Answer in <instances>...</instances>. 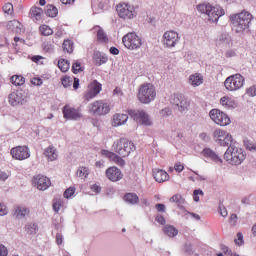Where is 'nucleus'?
<instances>
[{
	"label": "nucleus",
	"mask_w": 256,
	"mask_h": 256,
	"mask_svg": "<svg viewBox=\"0 0 256 256\" xmlns=\"http://www.w3.org/2000/svg\"><path fill=\"white\" fill-rule=\"evenodd\" d=\"M252 20L253 15L247 11L230 15L232 29L235 33H245V31H249V25H251Z\"/></svg>",
	"instance_id": "nucleus-1"
},
{
	"label": "nucleus",
	"mask_w": 256,
	"mask_h": 256,
	"mask_svg": "<svg viewBox=\"0 0 256 256\" xmlns=\"http://www.w3.org/2000/svg\"><path fill=\"white\" fill-rule=\"evenodd\" d=\"M224 159L230 165H241L247 159V152L234 141L225 151Z\"/></svg>",
	"instance_id": "nucleus-2"
},
{
	"label": "nucleus",
	"mask_w": 256,
	"mask_h": 256,
	"mask_svg": "<svg viewBox=\"0 0 256 256\" xmlns=\"http://www.w3.org/2000/svg\"><path fill=\"white\" fill-rule=\"evenodd\" d=\"M197 10L199 11V13L207 15V20L210 23H217V21H219V18L225 15V10H223L221 6H213L209 3L199 4L197 6Z\"/></svg>",
	"instance_id": "nucleus-3"
},
{
	"label": "nucleus",
	"mask_w": 256,
	"mask_h": 256,
	"mask_svg": "<svg viewBox=\"0 0 256 256\" xmlns=\"http://www.w3.org/2000/svg\"><path fill=\"white\" fill-rule=\"evenodd\" d=\"M155 97H157V90L152 83H144L139 87L137 98L143 105H149L155 101Z\"/></svg>",
	"instance_id": "nucleus-4"
},
{
	"label": "nucleus",
	"mask_w": 256,
	"mask_h": 256,
	"mask_svg": "<svg viewBox=\"0 0 256 256\" xmlns=\"http://www.w3.org/2000/svg\"><path fill=\"white\" fill-rule=\"evenodd\" d=\"M135 149V144L129 141L127 138H120L112 145V151L117 153V155H120V157H129V155H131Z\"/></svg>",
	"instance_id": "nucleus-5"
},
{
	"label": "nucleus",
	"mask_w": 256,
	"mask_h": 256,
	"mask_svg": "<svg viewBox=\"0 0 256 256\" xmlns=\"http://www.w3.org/2000/svg\"><path fill=\"white\" fill-rule=\"evenodd\" d=\"M88 113L97 117L109 115L111 113V105L107 100H96L88 105Z\"/></svg>",
	"instance_id": "nucleus-6"
},
{
	"label": "nucleus",
	"mask_w": 256,
	"mask_h": 256,
	"mask_svg": "<svg viewBox=\"0 0 256 256\" xmlns=\"http://www.w3.org/2000/svg\"><path fill=\"white\" fill-rule=\"evenodd\" d=\"M122 42L124 47L130 51H137V49H141V45H143V40L135 32H130L124 35Z\"/></svg>",
	"instance_id": "nucleus-7"
},
{
	"label": "nucleus",
	"mask_w": 256,
	"mask_h": 256,
	"mask_svg": "<svg viewBox=\"0 0 256 256\" xmlns=\"http://www.w3.org/2000/svg\"><path fill=\"white\" fill-rule=\"evenodd\" d=\"M245 85V77L241 74H234L226 78L224 87L227 91H239Z\"/></svg>",
	"instance_id": "nucleus-8"
},
{
	"label": "nucleus",
	"mask_w": 256,
	"mask_h": 256,
	"mask_svg": "<svg viewBox=\"0 0 256 256\" xmlns=\"http://www.w3.org/2000/svg\"><path fill=\"white\" fill-rule=\"evenodd\" d=\"M116 11L120 19H135L137 11L135 7L129 3L121 2L117 5Z\"/></svg>",
	"instance_id": "nucleus-9"
},
{
	"label": "nucleus",
	"mask_w": 256,
	"mask_h": 256,
	"mask_svg": "<svg viewBox=\"0 0 256 256\" xmlns=\"http://www.w3.org/2000/svg\"><path fill=\"white\" fill-rule=\"evenodd\" d=\"M209 116L210 119H212L216 125H220V127H227V125L231 124V118L219 109H212Z\"/></svg>",
	"instance_id": "nucleus-10"
},
{
	"label": "nucleus",
	"mask_w": 256,
	"mask_h": 256,
	"mask_svg": "<svg viewBox=\"0 0 256 256\" xmlns=\"http://www.w3.org/2000/svg\"><path fill=\"white\" fill-rule=\"evenodd\" d=\"M213 137H214V141H216L218 145H221V147H229L232 143L235 142L231 134L221 129L215 130L213 133Z\"/></svg>",
	"instance_id": "nucleus-11"
},
{
	"label": "nucleus",
	"mask_w": 256,
	"mask_h": 256,
	"mask_svg": "<svg viewBox=\"0 0 256 256\" xmlns=\"http://www.w3.org/2000/svg\"><path fill=\"white\" fill-rule=\"evenodd\" d=\"M62 113H63L64 119H67L68 121H79V119L83 118V113L81 112V108H75L69 104H66L62 108Z\"/></svg>",
	"instance_id": "nucleus-12"
},
{
	"label": "nucleus",
	"mask_w": 256,
	"mask_h": 256,
	"mask_svg": "<svg viewBox=\"0 0 256 256\" xmlns=\"http://www.w3.org/2000/svg\"><path fill=\"white\" fill-rule=\"evenodd\" d=\"M128 114L134 121L141 123V125H145L146 127H151V125H153L149 114L144 110H128Z\"/></svg>",
	"instance_id": "nucleus-13"
},
{
	"label": "nucleus",
	"mask_w": 256,
	"mask_h": 256,
	"mask_svg": "<svg viewBox=\"0 0 256 256\" xmlns=\"http://www.w3.org/2000/svg\"><path fill=\"white\" fill-rule=\"evenodd\" d=\"M8 103L12 107H17L19 105H25L27 103V94H25V91L18 90L15 92H12L8 96Z\"/></svg>",
	"instance_id": "nucleus-14"
},
{
	"label": "nucleus",
	"mask_w": 256,
	"mask_h": 256,
	"mask_svg": "<svg viewBox=\"0 0 256 256\" xmlns=\"http://www.w3.org/2000/svg\"><path fill=\"white\" fill-rule=\"evenodd\" d=\"M102 87H103V85H101V83H99L97 80H94L88 86V89L83 94L84 101H86V103H89V101H91V99H95V97L99 93H101Z\"/></svg>",
	"instance_id": "nucleus-15"
},
{
	"label": "nucleus",
	"mask_w": 256,
	"mask_h": 256,
	"mask_svg": "<svg viewBox=\"0 0 256 256\" xmlns=\"http://www.w3.org/2000/svg\"><path fill=\"white\" fill-rule=\"evenodd\" d=\"M13 159L17 161H25V159H29L31 157V150L29 146H16L10 151Z\"/></svg>",
	"instance_id": "nucleus-16"
},
{
	"label": "nucleus",
	"mask_w": 256,
	"mask_h": 256,
	"mask_svg": "<svg viewBox=\"0 0 256 256\" xmlns=\"http://www.w3.org/2000/svg\"><path fill=\"white\" fill-rule=\"evenodd\" d=\"M170 103L176 106V109H178V111L181 113H183V111H187L189 108V102H187L185 96H182L181 94L172 95Z\"/></svg>",
	"instance_id": "nucleus-17"
},
{
	"label": "nucleus",
	"mask_w": 256,
	"mask_h": 256,
	"mask_svg": "<svg viewBox=\"0 0 256 256\" xmlns=\"http://www.w3.org/2000/svg\"><path fill=\"white\" fill-rule=\"evenodd\" d=\"M216 47L219 49H231L233 47V37L229 33H222L216 39Z\"/></svg>",
	"instance_id": "nucleus-18"
},
{
	"label": "nucleus",
	"mask_w": 256,
	"mask_h": 256,
	"mask_svg": "<svg viewBox=\"0 0 256 256\" xmlns=\"http://www.w3.org/2000/svg\"><path fill=\"white\" fill-rule=\"evenodd\" d=\"M33 185L37 187L39 191H47V189L51 187V180L47 176L39 174L34 176Z\"/></svg>",
	"instance_id": "nucleus-19"
},
{
	"label": "nucleus",
	"mask_w": 256,
	"mask_h": 256,
	"mask_svg": "<svg viewBox=\"0 0 256 256\" xmlns=\"http://www.w3.org/2000/svg\"><path fill=\"white\" fill-rule=\"evenodd\" d=\"M163 41H164V45L166 47H175V45H177L179 43V40L181 39V37L179 36V33H177L176 31H167L164 33L163 35Z\"/></svg>",
	"instance_id": "nucleus-20"
},
{
	"label": "nucleus",
	"mask_w": 256,
	"mask_h": 256,
	"mask_svg": "<svg viewBox=\"0 0 256 256\" xmlns=\"http://www.w3.org/2000/svg\"><path fill=\"white\" fill-rule=\"evenodd\" d=\"M106 177L109 181L117 183V181H121V179H123V173L119 168L112 166L106 170Z\"/></svg>",
	"instance_id": "nucleus-21"
},
{
	"label": "nucleus",
	"mask_w": 256,
	"mask_h": 256,
	"mask_svg": "<svg viewBox=\"0 0 256 256\" xmlns=\"http://www.w3.org/2000/svg\"><path fill=\"white\" fill-rule=\"evenodd\" d=\"M101 153L104 157H107V159L115 162L116 165H119V167H125V160H123L121 156L115 154V152H111L109 150H102Z\"/></svg>",
	"instance_id": "nucleus-22"
},
{
	"label": "nucleus",
	"mask_w": 256,
	"mask_h": 256,
	"mask_svg": "<svg viewBox=\"0 0 256 256\" xmlns=\"http://www.w3.org/2000/svg\"><path fill=\"white\" fill-rule=\"evenodd\" d=\"M202 155L207 159H211V161L217 163L218 165H221L223 163V159H221V157H219V154H217L211 148H204L202 151Z\"/></svg>",
	"instance_id": "nucleus-23"
},
{
	"label": "nucleus",
	"mask_w": 256,
	"mask_h": 256,
	"mask_svg": "<svg viewBox=\"0 0 256 256\" xmlns=\"http://www.w3.org/2000/svg\"><path fill=\"white\" fill-rule=\"evenodd\" d=\"M152 174L157 183H165V181H169V174L165 170L154 168Z\"/></svg>",
	"instance_id": "nucleus-24"
},
{
	"label": "nucleus",
	"mask_w": 256,
	"mask_h": 256,
	"mask_svg": "<svg viewBox=\"0 0 256 256\" xmlns=\"http://www.w3.org/2000/svg\"><path fill=\"white\" fill-rule=\"evenodd\" d=\"M109 61L107 55L103 54L100 51H95L93 54V62L96 67H101V65H105Z\"/></svg>",
	"instance_id": "nucleus-25"
},
{
	"label": "nucleus",
	"mask_w": 256,
	"mask_h": 256,
	"mask_svg": "<svg viewBox=\"0 0 256 256\" xmlns=\"http://www.w3.org/2000/svg\"><path fill=\"white\" fill-rule=\"evenodd\" d=\"M129 119L127 114H115L113 116L112 126L113 127H121V125H125Z\"/></svg>",
	"instance_id": "nucleus-26"
},
{
	"label": "nucleus",
	"mask_w": 256,
	"mask_h": 256,
	"mask_svg": "<svg viewBox=\"0 0 256 256\" xmlns=\"http://www.w3.org/2000/svg\"><path fill=\"white\" fill-rule=\"evenodd\" d=\"M31 211L26 206H16L14 208V216L16 219H24Z\"/></svg>",
	"instance_id": "nucleus-27"
},
{
	"label": "nucleus",
	"mask_w": 256,
	"mask_h": 256,
	"mask_svg": "<svg viewBox=\"0 0 256 256\" xmlns=\"http://www.w3.org/2000/svg\"><path fill=\"white\" fill-rule=\"evenodd\" d=\"M7 29L12 31L13 33H22L23 32V24L17 20H11L7 24Z\"/></svg>",
	"instance_id": "nucleus-28"
},
{
	"label": "nucleus",
	"mask_w": 256,
	"mask_h": 256,
	"mask_svg": "<svg viewBox=\"0 0 256 256\" xmlns=\"http://www.w3.org/2000/svg\"><path fill=\"white\" fill-rule=\"evenodd\" d=\"M220 105L226 109H235L237 107V102L230 98L229 96H224L220 99Z\"/></svg>",
	"instance_id": "nucleus-29"
},
{
	"label": "nucleus",
	"mask_w": 256,
	"mask_h": 256,
	"mask_svg": "<svg viewBox=\"0 0 256 256\" xmlns=\"http://www.w3.org/2000/svg\"><path fill=\"white\" fill-rule=\"evenodd\" d=\"M171 203H176L177 207L181 209L182 213L185 211V200L181 194H175L170 198Z\"/></svg>",
	"instance_id": "nucleus-30"
},
{
	"label": "nucleus",
	"mask_w": 256,
	"mask_h": 256,
	"mask_svg": "<svg viewBox=\"0 0 256 256\" xmlns=\"http://www.w3.org/2000/svg\"><path fill=\"white\" fill-rule=\"evenodd\" d=\"M44 155L47 157L48 161H56L58 154H57V149L53 146H49L44 150Z\"/></svg>",
	"instance_id": "nucleus-31"
},
{
	"label": "nucleus",
	"mask_w": 256,
	"mask_h": 256,
	"mask_svg": "<svg viewBox=\"0 0 256 256\" xmlns=\"http://www.w3.org/2000/svg\"><path fill=\"white\" fill-rule=\"evenodd\" d=\"M189 84L192 85V87H199V85H203V76L197 73L190 75Z\"/></svg>",
	"instance_id": "nucleus-32"
},
{
	"label": "nucleus",
	"mask_w": 256,
	"mask_h": 256,
	"mask_svg": "<svg viewBox=\"0 0 256 256\" xmlns=\"http://www.w3.org/2000/svg\"><path fill=\"white\" fill-rule=\"evenodd\" d=\"M41 15H43V9L33 6L30 9V17L33 21H41Z\"/></svg>",
	"instance_id": "nucleus-33"
},
{
	"label": "nucleus",
	"mask_w": 256,
	"mask_h": 256,
	"mask_svg": "<svg viewBox=\"0 0 256 256\" xmlns=\"http://www.w3.org/2000/svg\"><path fill=\"white\" fill-rule=\"evenodd\" d=\"M94 33H97V39L100 41V43H107L109 39L107 38V34L101 29V27L96 26L92 29Z\"/></svg>",
	"instance_id": "nucleus-34"
},
{
	"label": "nucleus",
	"mask_w": 256,
	"mask_h": 256,
	"mask_svg": "<svg viewBox=\"0 0 256 256\" xmlns=\"http://www.w3.org/2000/svg\"><path fill=\"white\" fill-rule=\"evenodd\" d=\"M163 232L167 235V237H177L179 235V230L175 228L173 225H165L163 228Z\"/></svg>",
	"instance_id": "nucleus-35"
},
{
	"label": "nucleus",
	"mask_w": 256,
	"mask_h": 256,
	"mask_svg": "<svg viewBox=\"0 0 256 256\" xmlns=\"http://www.w3.org/2000/svg\"><path fill=\"white\" fill-rule=\"evenodd\" d=\"M124 200L126 203H129V205H137V203H139V196L135 193H127L124 196Z\"/></svg>",
	"instance_id": "nucleus-36"
},
{
	"label": "nucleus",
	"mask_w": 256,
	"mask_h": 256,
	"mask_svg": "<svg viewBox=\"0 0 256 256\" xmlns=\"http://www.w3.org/2000/svg\"><path fill=\"white\" fill-rule=\"evenodd\" d=\"M12 85L19 87L25 85V78L22 75H14L10 78Z\"/></svg>",
	"instance_id": "nucleus-37"
},
{
	"label": "nucleus",
	"mask_w": 256,
	"mask_h": 256,
	"mask_svg": "<svg viewBox=\"0 0 256 256\" xmlns=\"http://www.w3.org/2000/svg\"><path fill=\"white\" fill-rule=\"evenodd\" d=\"M58 14L59 10L57 9V7L53 5L46 6L45 15H47V17H57Z\"/></svg>",
	"instance_id": "nucleus-38"
},
{
	"label": "nucleus",
	"mask_w": 256,
	"mask_h": 256,
	"mask_svg": "<svg viewBox=\"0 0 256 256\" xmlns=\"http://www.w3.org/2000/svg\"><path fill=\"white\" fill-rule=\"evenodd\" d=\"M58 67L62 73H67L71 67V63H69L66 59H60L58 61Z\"/></svg>",
	"instance_id": "nucleus-39"
},
{
	"label": "nucleus",
	"mask_w": 256,
	"mask_h": 256,
	"mask_svg": "<svg viewBox=\"0 0 256 256\" xmlns=\"http://www.w3.org/2000/svg\"><path fill=\"white\" fill-rule=\"evenodd\" d=\"M25 230L28 235H35L39 231V227L35 223H28L25 226Z\"/></svg>",
	"instance_id": "nucleus-40"
},
{
	"label": "nucleus",
	"mask_w": 256,
	"mask_h": 256,
	"mask_svg": "<svg viewBox=\"0 0 256 256\" xmlns=\"http://www.w3.org/2000/svg\"><path fill=\"white\" fill-rule=\"evenodd\" d=\"M39 31L41 33V35H43L44 37H49V35H53V29H51V27H49V25H41L39 27Z\"/></svg>",
	"instance_id": "nucleus-41"
},
{
	"label": "nucleus",
	"mask_w": 256,
	"mask_h": 256,
	"mask_svg": "<svg viewBox=\"0 0 256 256\" xmlns=\"http://www.w3.org/2000/svg\"><path fill=\"white\" fill-rule=\"evenodd\" d=\"M73 41L71 40H64L62 47H63V51H65L66 53H73Z\"/></svg>",
	"instance_id": "nucleus-42"
},
{
	"label": "nucleus",
	"mask_w": 256,
	"mask_h": 256,
	"mask_svg": "<svg viewBox=\"0 0 256 256\" xmlns=\"http://www.w3.org/2000/svg\"><path fill=\"white\" fill-rule=\"evenodd\" d=\"M243 143L244 147L248 149V151H256V143L251 142L249 139H244Z\"/></svg>",
	"instance_id": "nucleus-43"
},
{
	"label": "nucleus",
	"mask_w": 256,
	"mask_h": 256,
	"mask_svg": "<svg viewBox=\"0 0 256 256\" xmlns=\"http://www.w3.org/2000/svg\"><path fill=\"white\" fill-rule=\"evenodd\" d=\"M42 47L45 53H53V51L55 50V46L51 42H44L42 44Z\"/></svg>",
	"instance_id": "nucleus-44"
},
{
	"label": "nucleus",
	"mask_w": 256,
	"mask_h": 256,
	"mask_svg": "<svg viewBox=\"0 0 256 256\" xmlns=\"http://www.w3.org/2000/svg\"><path fill=\"white\" fill-rule=\"evenodd\" d=\"M61 83H62L63 87H65V88L71 87V85L73 83V78H71V76H64L61 79Z\"/></svg>",
	"instance_id": "nucleus-45"
},
{
	"label": "nucleus",
	"mask_w": 256,
	"mask_h": 256,
	"mask_svg": "<svg viewBox=\"0 0 256 256\" xmlns=\"http://www.w3.org/2000/svg\"><path fill=\"white\" fill-rule=\"evenodd\" d=\"M77 175L81 177L82 179H87V176L89 175V170L86 167H80L77 170Z\"/></svg>",
	"instance_id": "nucleus-46"
},
{
	"label": "nucleus",
	"mask_w": 256,
	"mask_h": 256,
	"mask_svg": "<svg viewBox=\"0 0 256 256\" xmlns=\"http://www.w3.org/2000/svg\"><path fill=\"white\" fill-rule=\"evenodd\" d=\"M3 11L4 13H6L7 15H13V4L11 3H6L3 6Z\"/></svg>",
	"instance_id": "nucleus-47"
},
{
	"label": "nucleus",
	"mask_w": 256,
	"mask_h": 256,
	"mask_svg": "<svg viewBox=\"0 0 256 256\" xmlns=\"http://www.w3.org/2000/svg\"><path fill=\"white\" fill-rule=\"evenodd\" d=\"M199 195L204 196L205 193L201 189H196L193 192V199L196 203H199Z\"/></svg>",
	"instance_id": "nucleus-48"
},
{
	"label": "nucleus",
	"mask_w": 256,
	"mask_h": 256,
	"mask_svg": "<svg viewBox=\"0 0 256 256\" xmlns=\"http://www.w3.org/2000/svg\"><path fill=\"white\" fill-rule=\"evenodd\" d=\"M73 195H75L74 187H70V188L66 189L64 192L65 199H69V198L73 197Z\"/></svg>",
	"instance_id": "nucleus-49"
},
{
	"label": "nucleus",
	"mask_w": 256,
	"mask_h": 256,
	"mask_svg": "<svg viewBox=\"0 0 256 256\" xmlns=\"http://www.w3.org/2000/svg\"><path fill=\"white\" fill-rule=\"evenodd\" d=\"M9 213V209H7V205L5 203H0V217H5Z\"/></svg>",
	"instance_id": "nucleus-50"
},
{
	"label": "nucleus",
	"mask_w": 256,
	"mask_h": 256,
	"mask_svg": "<svg viewBox=\"0 0 256 256\" xmlns=\"http://www.w3.org/2000/svg\"><path fill=\"white\" fill-rule=\"evenodd\" d=\"M183 213H184V217H187V215H190V217H192V219H195L196 221H201V216H199V214H195V213L189 212L187 210H184Z\"/></svg>",
	"instance_id": "nucleus-51"
},
{
	"label": "nucleus",
	"mask_w": 256,
	"mask_h": 256,
	"mask_svg": "<svg viewBox=\"0 0 256 256\" xmlns=\"http://www.w3.org/2000/svg\"><path fill=\"white\" fill-rule=\"evenodd\" d=\"M246 95H248V97H256V86L253 85L247 88Z\"/></svg>",
	"instance_id": "nucleus-52"
},
{
	"label": "nucleus",
	"mask_w": 256,
	"mask_h": 256,
	"mask_svg": "<svg viewBox=\"0 0 256 256\" xmlns=\"http://www.w3.org/2000/svg\"><path fill=\"white\" fill-rule=\"evenodd\" d=\"M72 71L73 73L77 74L80 73V71H83V68L81 67V63L75 62L72 65Z\"/></svg>",
	"instance_id": "nucleus-53"
},
{
	"label": "nucleus",
	"mask_w": 256,
	"mask_h": 256,
	"mask_svg": "<svg viewBox=\"0 0 256 256\" xmlns=\"http://www.w3.org/2000/svg\"><path fill=\"white\" fill-rule=\"evenodd\" d=\"M225 57L227 59H231L232 57H237V51L235 49H228L225 53Z\"/></svg>",
	"instance_id": "nucleus-54"
},
{
	"label": "nucleus",
	"mask_w": 256,
	"mask_h": 256,
	"mask_svg": "<svg viewBox=\"0 0 256 256\" xmlns=\"http://www.w3.org/2000/svg\"><path fill=\"white\" fill-rule=\"evenodd\" d=\"M31 83H32V85L41 87V85H43V79L35 77V78H32Z\"/></svg>",
	"instance_id": "nucleus-55"
},
{
	"label": "nucleus",
	"mask_w": 256,
	"mask_h": 256,
	"mask_svg": "<svg viewBox=\"0 0 256 256\" xmlns=\"http://www.w3.org/2000/svg\"><path fill=\"white\" fill-rule=\"evenodd\" d=\"M155 221L160 225H165V223H167V221L165 220V217H163V215L161 214L156 215Z\"/></svg>",
	"instance_id": "nucleus-56"
},
{
	"label": "nucleus",
	"mask_w": 256,
	"mask_h": 256,
	"mask_svg": "<svg viewBox=\"0 0 256 256\" xmlns=\"http://www.w3.org/2000/svg\"><path fill=\"white\" fill-rule=\"evenodd\" d=\"M9 250L6 248L5 245L0 244V256H8Z\"/></svg>",
	"instance_id": "nucleus-57"
},
{
	"label": "nucleus",
	"mask_w": 256,
	"mask_h": 256,
	"mask_svg": "<svg viewBox=\"0 0 256 256\" xmlns=\"http://www.w3.org/2000/svg\"><path fill=\"white\" fill-rule=\"evenodd\" d=\"M229 223L232 227H235V225H237V214H231L229 218Z\"/></svg>",
	"instance_id": "nucleus-58"
},
{
	"label": "nucleus",
	"mask_w": 256,
	"mask_h": 256,
	"mask_svg": "<svg viewBox=\"0 0 256 256\" xmlns=\"http://www.w3.org/2000/svg\"><path fill=\"white\" fill-rule=\"evenodd\" d=\"M160 115L162 117H169L171 115V109L169 108H164L160 111Z\"/></svg>",
	"instance_id": "nucleus-59"
},
{
	"label": "nucleus",
	"mask_w": 256,
	"mask_h": 256,
	"mask_svg": "<svg viewBox=\"0 0 256 256\" xmlns=\"http://www.w3.org/2000/svg\"><path fill=\"white\" fill-rule=\"evenodd\" d=\"M218 211H219L221 217H227L228 212H227V208H225V206H219Z\"/></svg>",
	"instance_id": "nucleus-60"
},
{
	"label": "nucleus",
	"mask_w": 256,
	"mask_h": 256,
	"mask_svg": "<svg viewBox=\"0 0 256 256\" xmlns=\"http://www.w3.org/2000/svg\"><path fill=\"white\" fill-rule=\"evenodd\" d=\"M236 245H243V234L239 232L237 234V239L235 240Z\"/></svg>",
	"instance_id": "nucleus-61"
},
{
	"label": "nucleus",
	"mask_w": 256,
	"mask_h": 256,
	"mask_svg": "<svg viewBox=\"0 0 256 256\" xmlns=\"http://www.w3.org/2000/svg\"><path fill=\"white\" fill-rule=\"evenodd\" d=\"M91 191H93V193H101V186L97 185V184H93L90 187Z\"/></svg>",
	"instance_id": "nucleus-62"
},
{
	"label": "nucleus",
	"mask_w": 256,
	"mask_h": 256,
	"mask_svg": "<svg viewBox=\"0 0 256 256\" xmlns=\"http://www.w3.org/2000/svg\"><path fill=\"white\" fill-rule=\"evenodd\" d=\"M56 243L57 245H61L63 243V234L61 233L56 234Z\"/></svg>",
	"instance_id": "nucleus-63"
},
{
	"label": "nucleus",
	"mask_w": 256,
	"mask_h": 256,
	"mask_svg": "<svg viewBox=\"0 0 256 256\" xmlns=\"http://www.w3.org/2000/svg\"><path fill=\"white\" fill-rule=\"evenodd\" d=\"M155 207L159 213H165V204H156Z\"/></svg>",
	"instance_id": "nucleus-64"
}]
</instances>
